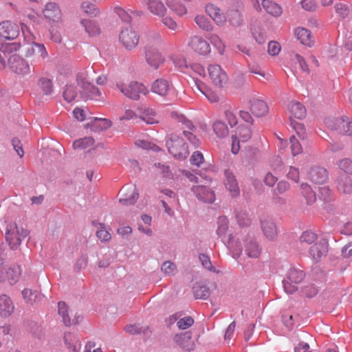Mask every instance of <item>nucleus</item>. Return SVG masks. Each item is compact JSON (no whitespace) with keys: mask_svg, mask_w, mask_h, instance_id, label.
<instances>
[{"mask_svg":"<svg viewBox=\"0 0 352 352\" xmlns=\"http://www.w3.org/2000/svg\"><path fill=\"white\" fill-rule=\"evenodd\" d=\"M20 47V44L16 42L2 43L0 46V63L6 67V63L10 69L18 74L25 75L31 72L30 64L13 52H16Z\"/></svg>","mask_w":352,"mask_h":352,"instance_id":"1","label":"nucleus"},{"mask_svg":"<svg viewBox=\"0 0 352 352\" xmlns=\"http://www.w3.org/2000/svg\"><path fill=\"white\" fill-rule=\"evenodd\" d=\"M224 244L235 259L239 258L243 250L245 255L250 258H258L262 252V248L256 239L249 234L243 240V248L241 243L234 240L232 234L229 235L228 240L224 241Z\"/></svg>","mask_w":352,"mask_h":352,"instance_id":"2","label":"nucleus"},{"mask_svg":"<svg viewBox=\"0 0 352 352\" xmlns=\"http://www.w3.org/2000/svg\"><path fill=\"white\" fill-rule=\"evenodd\" d=\"M76 82L80 87L79 90L80 98L82 100H100L102 98L100 91L87 80L86 72H79L76 76Z\"/></svg>","mask_w":352,"mask_h":352,"instance_id":"3","label":"nucleus"},{"mask_svg":"<svg viewBox=\"0 0 352 352\" xmlns=\"http://www.w3.org/2000/svg\"><path fill=\"white\" fill-rule=\"evenodd\" d=\"M171 118L182 124L183 135L189 143L195 148H198L200 146V140L192 133V131L196 129V127L192 121L188 119L184 115L176 111L171 113Z\"/></svg>","mask_w":352,"mask_h":352,"instance_id":"4","label":"nucleus"},{"mask_svg":"<svg viewBox=\"0 0 352 352\" xmlns=\"http://www.w3.org/2000/svg\"><path fill=\"white\" fill-rule=\"evenodd\" d=\"M166 144L169 153L176 159L184 160L189 154L186 142L176 134L168 135Z\"/></svg>","mask_w":352,"mask_h":352,"instance_id":"5","label":"nucleus"},{"mask_svg":"<svg viewBox=\"0 0 352 352\" xmlns=\"http://www.w3.org/2000/svg\"><path fill=\"white\" fill-rule=\"evenodd\" d=\"M29 231L23 228H19L16 223L7 224L6 239L12 250H16L21 245L23 239L28 236Z\"/></svg>","mask_w":352,"mask_h":352,"instance_id":"6","label":"nucleus"},{"mask_svg":"<svg viewBox=\"0 0 352 352\" xmlns=\"http://www.w3.org/2000/svg\"><path fill=\"white\" fill-rule=\"evenodd\" d=\"M326 126L337 133L344 135H352V121L347 116L329 117L325 119Z\"/></svg>","mask_w":352,"mask_h":352,"instance_id":"7","label":"nucleus"},{"mask_svg":"<svg viewBox=\"0 0 352 352\" xmlns=\"http://www.w3.org/2000/svg\"><path fill=\"white\" fill-rule=\"evenodd\" d=\"M116 87L126 97L134 100H138L140 94L146 96L148 93V89L144 84L136 81H131L129 84L118 83Z\"/></svg>","mask_w":352,"mask_h":352,"instance_id":"8","label":"nucleus"},{"mask_svg":"<svg viewBox=\"0 0 352 352\" xmlns=\"http://www.w3.org/2000/svg\"><path fill=\"white\" fill-rule=\"evenodd\" d=\"M252 136V130L247 125L239 126L235 134L232 135V153L237 154L240 150V142H246Z\"/></svg>","mask_w":352,"mask_h":352,"instance_id":"9","label":"nucleus"},{"mask_svg":"<svg viewBox=\"0 0 352 352\" xmlns=\"http://www.w3.org/2000/svg\"><path fill=\"white\" fill-rule=\"evenodd\" d=\"M144 56L147 64L157 69L164 63V58L157 47L146 45L144 49Z\"/></svg>","mask_w":352,"mask_h":352,"instance_id":"10","label":"nucleus"},{"mask_svg":"<svg viewBox=\"0 0 352 352\" xmlns=\"http://www.w3.org/2000/svg\"><path fill=\"white\" fill-rule=\"evenodd\" d=\"M119 38L127 50H132L138 44L140 37L131 28H126L122 30Z\"/></svg>","mask_w":352,"mask_h":352,"instance_id":"11","label":"nucleus"},{"mask_svg":"<svg viewBox=\"0 0 352 352\" xmlns=\"http://www.w3.org/2000/svg\"><path fill=\"white\" fill-rule=\"evenodd\" d=\"M208 72L212 82L217 87H222L227 82V74L219 65H210Z\"/></svg>","mask_w":352,"mask_h":352,"instance_id":"12","label":"nucleus"},{"mask_svg":"<svg viewBox=\"0 0 352 352\" xmlns=\"http://www.w3.org/2000/svg\"><path fill=\"white\" fill-rule=\"evenodd\" d=\"M196 197L204 202L212 203L215 199L214 191L206 185H197L191 188Z\"/></svg>","mask_w":352,"mask_h":352,"instance_id":"13","label":"nucleus"},{"mask_svg":"<svg viewBox=\"0 0 352 352\" xmlns=\"http://www.w3.org/2000/svg\"><path fill=\"white\" fill-rule=\"evenodd\" d=\"M19 34V30L16 24L10 21H3L0 23V38L5 40H13Z\"/></svg>","mask_w":352,"mask_h":352,"instance_id":"14","label":"nucleus"},{"mask_svg":"<svg viewBox=\"0 0 352 352\" xmlns=\"http://www.w3.org/2000/svg\"><path fill=\"white\" fill-rule=\"evenodd\" d=\"M261 228L264 236L270 241L276 239L278 232L276 225L270 217H265L261 219Z\"/></svg>","mask_w":352,"mask_h":352,"instance_id":"15","label":"nucleus"},{"mask_svg":"<svg viewBox=\"0 0 352 352\" xmlns=\"http://www.w3.org/2000/svg\"><path fill=\"white\" fill-rule=\"evenodd\" d=\"M310 256L315 261H318L327 256L328 252V242L326 239H321L316 242L309 250Z\"/></svg>","mask_w":352,"mask_h":352,"instance_id":"16","label":"nucleus"},{"mask_svg":"<svg viewBox=\"0 0 352 352\" xmlns=\"http://www.w3.org/2000/svg\"><path fill=\"white\" fill-rule=\"evenodd\" d=\"M307 175L309 180L316 184H324L329 178L327 170L318 166L311 167Z\"/></svg>","mask_w":352,"mask_h":352,"instance_id":"17","label":"nucleus"},{"mask_svg":"<svg viewBox=\"0 0 352 352\" xmlns=\"http://www.w3.org/2000/svg\"><path fill=\"white\" fill-rule=\"evenodd\" d=\"M188 45L193 51L201 55H206L210 52L209 43L200 36L192 37Z\"/></svg>","mask_w":352,"mask_h":352,"instance_id":"18","label":"nucleus"},{"mask_svg":"<svg viewBox=\"0 0 352 352\" xmlns=\"http://www.w3.org/2000/svg\"><path fill=\"white\" fill-rule=\"evenodd\" d=\"M58 314L62 318L64 324L67 327L78 324L82 318L81 316H78L72 320L69 314L68 307L66 303L63 301L58 303Z\"/></svg>","mask_w":352,"mask_h":352,"instance_id":"19","label":"nucleus"},{"mask_svg":"<svg viewBox=\"0 0 352 352\" xmlns=\"http://www.w3.org/2000/svg\"><path fill=\"white\" fill-rule=\"evenodd\" d=\"M120 193L122 197L120 198V202L125 206L133 205L139 197V194L135 186H129V188L123 187Z\"/></svg>","mask_w":352,"mask_h":352,"instance_id":"20","label":"nucleus"},{"mask_svg":"<svg viewBox=\"0 0 352 352\" xmlns=\"http://www.w3.org/2000/svg\"><path fill=\"white\" fill-rule=\"evenodd\" d=\"M224 184L226 188L231 193L232 197H235L239 195L240 190L237 180L233 172L229 169L224 170Z\"/></svg>","mask_w":352,"mask_h":352,"instance_id":"21","label":"nucleus"},{"mask_svg":"<svg viewBox=\"0 0 352 352\" xmlns=\"http://www.w3.org/2000/svg\"><path fill=\"white\" fill-rule=\"evenodd\" d=\"M171 83L164 78H158L151 85V91L162 97L168 95L171 89Z\"/></svg>","mask_w":352,"mask_h":352,"instance_id":"22","label":"nucleus"},{"mask_svg":"<svg viewBox=\"0 0 352 352\" xmlns=\"http://www.w3.org/2000/svg\"><path fill=\"white\" fill-rule=\"evenodd\" d=\"M174 341L186 351H190L194 349L195 344L192 340V333L190 331L176 334Z\"/></svg>","mask_w":352,"mask_h":352,"instance_id":"23","label":"nucleus"},{"mask_svg":"<svg viewBox=\"0 0 352 352\" xmlns=\"http://www.w3.org/2000/svg\"><path fill=\"white\" fill-rule=\"evenodd\" d=\"M14 310V304L11 298L6 294L0 296V316L7 318L12 315Z\"/></svg>","mask_w":352,"mask_h":352,"instance_id":"24","label":"nucleus"},{"mask_svg":"<svg viewBox=\"0 0 352 352\" xmlns=\"http://www.w3.org/2000/svg\"><path fill=\"white\" fill-rule=\"evenodd\" d=\"M250 110L255 116L261 117L267 113L268 107L265 101L254 98L250 100Z\"/></svg>","mask_w":352,"mask_h":352,"instance_id":"25","label":"nucleus"},{"mask_svg":"<svg viewBox=\"0 0 352 352\" xmlns=\"http://www.w3.org/2000/svg\"><path fill=\"white\" fill-rule=\"evenodd\" d=\"M295 36L302 45L311 47L314 43V36L311 32L304 28H298L295 30Z\"/></svg>","mask_w":352,"mask_h":352,"instance_id":"26","label":"nucleus"},{"mask_svg":"<svg viewBox=\"0 0 352 352\" xmlns=\"http://www.w3.org/2000/svg\"><path fill=\"white\" fill-rule=\"evenodd\" d=\"M148 10L154 15L164 16L166 12V8L160 0H147Z\"/></svg>","mask_w":352,"mask_h":352,"instance_id":"27","label":"nucleus"},{"mask_svg":"<svg viewBox=\"0 0 352 352\" xmlns=\"http://www.w3.org/2000/svg\"><path fill=\"white\" fill-rule=\"evenodd\" d=\"M44 16L53 21L60 18V10L56 3H48L43 10Z\"/></svg>","mask_w":352,"mask_h":352,"instance_id":"28","label":"nucleus"},{"mask_svg":"<svg viewBox=\"0 0 352 352\" xmlns=\"http://www.w3.org/2000/svg\"><path fill=\"white\" fill-rule=\"evenodd\" d=\"M206 12L217 24H221L226 20V17L220 9L212 4H208L206 6Z\"/></svg>","mask_w":352,"mask_h":352,"instance_id":"29","label":"nucleus"},{"mask_svg":"<svg viewBox=\"0 0 352 352\" xmlns=\"http://www.w3.org/2000/svg\"><path fill=\"white\" fill-rule=\"evenodd\" d=\"M21 274V270L19 265L13 264L10 265L6 271V280L7 279L10 284H15L19 278Z\"/></svg>","mask_w":352,"mask_h":352,"instance_id":"30","label":"nucleus"},{"mask_svg":"<svg viewBox=\"0 0 352 352\" xmlns=\"http://www.w3.org/2000/svg\"><path fill=\"white\" fill-rule=\"evenodd\" d=\"M289 111L292 116L297 119H302L306 116V109L305 106L297 101H292L289 105Z\"/></svg>","mask_w":352,"mask_h":352,"instance_id":"31","label":"nucleus"},{"mask_svg":"<svg viewBox=\"0 0 352 352\" xmlns=\"http://www.w3.org/2000/svg\"><path fill=\"white\" fill-rule=\"evenodd\" d=\"M262 6L268 14L274 16H279L283 12L282 8L270 0H263Z\"/></svg>","mask_w":352,"mask_h":352,"instance_id":"32","label":"nucleus"},{"mask_svg":"<svg viewBox=\"0 0 352 352\" xmlns=\"http://www.w3.org/2000/svg\"><path fill=\"white\" fill-rule=\"evenodd\" d=\"M338 190L343 193L349 194L352 192V180L347 175H342L338 180Z\"/></svg>","mask_w":352,"mask_h":352,"instance_id":"33","label":"nucleus"},{"mask_svg":"<svg viewBox=\"0 0 352 352\" xmlns=\"http://www.w3.org/2000/svg\"><path fill=\"white\" fill-rule=\"evenodd\" d=\"M225 17L233 26H239L242 22L241 13L239 10L235 8L228 9Z\"/></svg>","mask_w":352,"mask_h":352,"instance_id":"34","label":"nucleus"},{"mask_svg":"<svg viewBox=\"0 0 352 352\" xmlns=\"http://www.w3.org/2000/svg\"><path fill=\"white\" fill-rule=\"evenodd\" d=\"M300 191L302 196L306 199L307 204L311 205L316 200V195L307 183H302L300 186Z\"/></svg>","mask_w":352,"mask_h":352,"instance_id":"35","label":"nucleus"},{"mask_svg":"<svg viewBox=\"0 0 352 352\" xmlns=\"http://www.w3.org/2000/svg\"><path fill=\"white\" fill-rule=\"evenodd\" d=\"M33 51H35L36 59L33 60L32 65L41 63L47 56V52L43 44L33 42Z\"/></svg>","mask_w":352,"mask_h":352,"instance_id":"36","label":"nucleus"},{"mask_svg":"<svg viewBox=\"0 0 352 352\" xmlns=\"http://www.w3.org/2000/svg\"><path fill=\"white\" fill-rule=\"evenodd\" d=\"M194 295L196 299H207L210 294L208 286L196 283L193 287Z\"/></svg>","mask_w":352,"mask_h":352,"instance_id":"37","label":"nucleus"},{"mask_svg":"<svg viewBox=\"0 0 352 352\" xmlns=\"http://www.w3.org/2000/svg\"><path fill=\"white\" fill-rule=\"evenodd\" d=\"M37 85L45 96H50L53 92L52 81L47 78H40L38 80Z\"/></svg>","mask_w":352,"mask_h":352,"instance_id":"38","label":"nucleus"},{"mask_svg":"<svg viewBox=\"0 0 352 352\" xmlns=\"http://www.w3.org/2000/svg\"><path fill=\"white\" fill-rule=\"evenodd\" d=\"M305 277V274L302 270L292 267L289 270L286 278L295 284H300Z\"/></svg>","mask_w":352,"mask_h":352,"instance_id":"39","label":"nucleus"},{"mask_svg":"<svg viewBox=\"0 0 352 352\" xmlns=\"http://www.w3.org/2000/svg\"><path fill=\"white\" fill-rule=\"evenodd\" d=\"M93 224L98 228L96 231V236L102 242L107 241L111 239V236L109 232L106 229L104 223L94 221Z\"/></svg>","mask_w":352,"mask_h":352,"instance_id":"40","label":"nucleus"},{"mask_svg":"<svg viewBox=\"0 0 352 352\" xmlns=\"http://www.w3.org/2000/svg\"><path fill=\"white\" fill-rule=\"evenodd\" d=\"M79 97V91L77 90L74 85H67L63 91V98L68 102H71Z\"/></svg>","mask_w":352,"mask_h":352,"instance_id":"41","label":"nucleus"},{"mask_svg":"<svg viewBox=\"0 0 352 352\" xmlns=\"http://www.w3.org/2000/svg\"><path fill=\"white\" fill-rule=\"evenodd\" d=\"M141 119L148 124H153L157 122L156 113L153 109L144 108L141 111Z\"/></svg>","mask_w":352,"mask_h":352,"instance_id":"42","label":"nucleus"},{"mask_svg":"<svg viewBox=\"0 0 352 352\" xmlns=\"http://www.w3.org/2000/svg\"><path fill=\"white\" fill-rule=\"evenodd\" d=\"M213 131L220 138H226L229 133L227 125L221 120H217L212 125Z\"/></svg>","mask_w":352,"mask_h":352,"instance_id":"43","label":"nucleus"},{"mask_svg":"<svg viewBox=\"0 0 352 352\" xmlns=\"http://www.w3.org/2000/svg\"><path fill=\"white\" fill-rule=\"evenodd\" d=\"M81 23L89 36H93L99 34L100 28L94 21L85 19L81 21Z\"/></svg>","mask_w":352,"mask_h":352,"instance_id":"44","label":"nucleus"},{"mask_svg":"<svg viewBox=\"0 0 352 352\" xmlns=\"http://www.w3.org/2000/svg\"><path fill=\"white\" fill-rule=\"evenodd\" d=\"M94 144V140L91 137H85L75 140L73 142L74 149H85Z\"/></svg>","mask_w":352,"mask_h":352,"instance_id":"45","label":"nucleus"},{"mask_svg":"<svg viewBox=\"0 0 352 352\" xmlns=\"http://www.w3.org/2000/svg\"><path fill=\"white\" fill-rule=\"evenodd\" d=\"M228 219L225 216H221L217 219V234L219 237L225 236L228 229Z\"/></svg>","mask_w":352,"mask_h":352,"instance_id":"46","label":"nucleus"},{"mask_svg":"<svg viewBox=\"0 0 352 352\" xmlns=\"http://www.w3.org/2000/svg\"><path fill=\"white\" fill-rule=\"evenodd\" d=\"M199 259L201 263L202 266L207 270L215 274H219L221 272L219 270L212 265L210 258L208 255L200 254L199 255Z\"/></svg>","mask_w":352,"mask_h":352,"instance_id":"47","label":"nucleus"},{"mask_svg":"<svg viewBox=\"0 0 352 352\" xmlns=\"http://www.w3.org/2000/svg\"><path fill=\"white\" fill-rule=\"evenodd\" d=\"M235 217L240 227L248 226L250 224L251 219L248 214L242 210L236 211Z\"/></svg>","mask_w":352,"mask_h":352,"instance_id":"48","label":"nucleus"},{"mask_svg":"<svg viewBox=\"0 0 352 352\" xmlns=\"http://www.w3.org/2000/svg\"><path fill=\"white\" fill-rule=\"evenodd\" d=\"M72 335L70 333L65 334L64 336V340L65 344L68 346V348L71 349L73 352H80L81 344L78 340L74 338L73 340L72 339Z\"/></svg>","mask_w":352,"mask_h":352,"instance_id":"49","label":"nucleus"},{"mask_svg":"<svg viewBox=\"0 0 352 352\" xmlns=\"http://www.w3.org/2000/svg\"><path fill=\"white\" fill-rule=\"evenodd\" d=\"M164 1H166L167 6L177 15L183 16L186 13L187 10L184 5L175 2L173 0Z\"/></svg>","mask_w":352,"mask_h":352,"instance_id":"50","label":"nucleus"},{"mask_svg":"<svg viewBox=\"0 0 352 352\" xmlns=\"http://www.w3.org/2000/svg\"><path fill=\"white\" fill-rule=\"evenodd\" d=\"M195 21L197 25L204 30L208 31L212 28L210 20L204 15H197L195 18Z\"/></svg>","mask_w":352,"mask_h":352,"instance_id":"51","label":"nucleus"},{"mask_svg":"<svg viewBox=\"0 0 352 352\" xmlns=\"http://www.w3.org/2000/svg\"><path fill=\"white\" fill-rule=\"evenodd\" d=\"M318 235L311 230H306L303 232L300 237V243H305L307 244H311L316 241Z\"/></svg>","mask_w":352,"mask_h":352,"instance_id":"52","label":"nucleus"},{"mask_svg":"<svg viewBox=\"0 0 352 352\" xmlns=\"http://www.w3.org/2000/svg\"><path fill=\"white\" fill-rule=\"evenodd\" d=\"M82 10L85 13L90 15L91 16H96L99 14L100 11L95 4L85 1L81 6Z\"/></svg>","mask_w":352,"mask_h":352,"instance_id":"53","label":"nucleus"},{"mask_svg":"<svg viewBox=\"0 0 352 352\" xmlns=\"http://www.w3.org/2000/svg\"><path fill=\"white\" fill-rule=\"evenodd\" d=\"M336 12L342 18L344 19L349 14V6L344 3H337L334 6Z\"/></svg>","mask_w":352,"mask_h":352,"instance_id":"54","label":"nucleus"},{"mask_svg":"<svg viewBox=\"0 0 352 352\" xmlns=\"http://www.w3.org/2000/svg\"><path fill=\"white\" fill-rule=\"evenodd\" d=\"M290 148L292 153L294 156H296L302 153V148L299 141L295 136H292L289 139Z\"/></svg>","mask_w":352,"mask_h":352,"instance_id":"55","label":"nucleus"},{"mask_svg":"<svg viewBox=\"0 0 352 352\" xmlns=\"http://www.w3.org/2000/svg\"><path fill=\"white\" fill-rule=\"evenodd\" d=\"M161 270L166 275H174L176 272L177 267L175 264L168 261L162 265Z\"/></svg>","mask_w":352,"mask_h":352,"instance_id":"56","label":"nucleus"},{"mask_svg":"<svg viewBox=\"0 0 352 352\" xmlns=\"http://www.w3.org/2000/svg\"><path fill=\"white\" fill-rule=\"evenodd\" d=\"M283 285L285 292L288 294H292L298 290V284H295L287 278L283 280Z\"/></svg>","mask_w":352,"mask_h":352,"instance_id":"57","label":"nucleus"},{"mask_svg":"<svg viewBox=\"0 0 352 352\" xmlns=\"http://www.w3.org/2000/svg\"><path fill=\"white\" fill-rule=\"evenodd\" d=\"M339 168L347 174H352V160L349 158L341 160L338 163Z\"/></svg>","mask_w":352,"mask_h":352,"instance_id":"58","label":"nucleus"},{"mask_svg":"<svg viewBox=\"0 0 352 352\" xmlns=\"http://www.w3.org/2000/svg\"><path fill=\"white\" fill-rule=\"evenodd\" d=\"M320 198L324 202H331L333 200L331 190L327 186L321 187L319 189Z\"/></svg>","mask_w":352,"mask_h":352,"instance_id":"59","label":"nucleus"},{"mask_svg":"<svg viewBox=\"0 0 352 352\" xmlns=\"http://www.w3.org/2000/svg\"><path fill=\"white\" fill-rule=\"evenodd\" d=\"M194 323V320L191 316H186L179 319L177 321V327L180 329H186L191 327Z\"/></svg>","mask_w":352,"mask_h":352,"instance_id":"60","label":"nucleus"},{"mask_svg":"<svg viewBox=\"0 0 352 352\" xmlns=\"http://www.w3.org/2000/svg\"><path fill=\"white\" fill-rule=\"evenodd\" d=\"M204 161V155L200 151H195L190 158V162L192 164L198 167L203 164Z\"/></svg>","mask_w":352,"mask_h":352,"instance_id":"61","label":"nucleus"},{"mask_svg":"<svg viewBox=\"0 0 352 352\" xmlns=\"http://www.w3.org/2000/svg\"><path fill=\"white\" fill-rule=\"evenodd\" d=\"M248 68H249V71L251 73L258 74V75L263 77L266 80H268L270 77V75L269 74H266L262 69V68L258 65H250Z\"/></svg>","mask_w":352,"mask_h":352,"instance_id":"62","label":"nucleus"},{"mask_svg":"<svg viewBox=\"0 0 352 352\" xmlns=\"http://www.w3.org/2000/svg\"><path fill=\"white\" fill-rule=\"evenodd\" d=\"M115 12L119 16L120 19L124 23H130L131 21V15L122 8H115Z\"/></svg>","mask_w":352,"mask_h":352,"instance_id":"63","label":"nucleus"},{"mask_svg":"<svg viewBox=\"0 0 352 352\" xmlns=\"http://www.w3.org/2000/svg\"><path fill=\"white\" fill-rule=\"evenodd\" d=\"M253 36L258 44H263L266 41V35L264 32L256 28L252 30Z\"/></svg>","mask_w":352,"mask_h":352,"instance_id":"64","label":"nucleus"}]
</instances>
